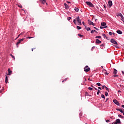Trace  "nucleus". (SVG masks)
<instances>
[{"mask_svg": "<svg viewBox=\"0 0 124 124\" xmlns=\"http://www.w3.org/2000/svg\"><path fill=\"white\" fill-rule=\"evenodd\" d=\"M5 81L6 84L8 83V78H7V76H6Z\"/></svg>", "mask_w": 124, "mask_h": 124, "instance_id": "nucleus-14", "label": "nucleus"}, {"mask_svg": "<svg viewBox=\"0 0 124 124\" xmlns=\"http://www.w3.org/2000/svg\"><path fill=\"white\" fill-rule=\"evenodd\" d=\"M121 17L122 20L124 19V16H123V15H122V16H121Z\"/></svg>", "mask_w": 124, "mask_h": 124, "instance_id": "nucleus-53", "label": "nucleus"}, {"mask_svg": "<svg viewBox=\"0 0 124 124\" xmlns=\"http://www.w3.org/2000/svg\"><path fill=\"white\" fill-rule=\"evenodd\" d=\"M105 74L106 75H108L109 74V73L107 72H106V73H105Z\"/></svg>", "mask_w": 124, "mask_h": 124, "instance_id": "nucleus-44", "label": "nucleus"}, {"mask_svg": "<svg viewBox=\"0 0 124 124\" xmlns=\"http://www.w3.org/2000/svg\"><path fill=\"white\" fill-rule=\"evenodd\" d=\"M8 74H7V75H11V73H12V71L10 70V68H9L8 69Z\"/></svg>", "mask_w": 124, "mask_h": 124, "instance_id": "nucleus-11", "label": "nucleus"}, {"mask_svg": "<svg viewBox=\"0 0 124 124\" xmlns=\"http://www.w3.org/2000/svg\"><path fill=\"white\" fill-rule=\"evenodd\" d=\"M64 80H63L62 81V83H63V82H64Z\"/></svg>", "mask_w": 124, "mask_h": 124, "instance_id": "nucleus-63", "label": "nucleus"}, {"mask_svg": "<svg viewBox=\"0 0 124 124\" xmlns=\"http://www.w3.org/2000/svg\"><path fill=\"white\" fill-rule=\"evenodd\" d=\"M86 4H87V5H89V6H90V7H93L94 6L93 4L90 1L86 2Z\"/></svg>", "mask_w": 124, "mask_h": 124, "instance_id": "nucleus-4", "label": "nucleus"}, {"mask_svg": "<svg viewBox=\"0 0 124 124\" xmlns=\"http://www.w3.org/2000/svg\"><path fill=\"white\" fill-rule=\"evenodd\" d=\"M78 25H80L81 26V25H82V23L81 22H78Z\"/></svg>", "mask_w": 124, "mask_h": 124, "instance_id": "nucleus-50", "label": "nucleus"}, {"mask_svg": "<svg viewBox=\"0 0 124 124\" xmlns=\"http://www.w3.org/2000/svg\"><path fill=\"white\" fill-rule=\"evenodd\" d=\"M43 3V4H45L46 3V0H40Z\"/></svg>", "mask_w": 124, "mask_h": 124, "instance_id": "nucleus-17", "label": "nucleus"}, {"mask_svg": "<svg viewBox=\"0 0 124 124\" xmlns=\"http://www.w3.org/2000/svg\"><path fill=\"white\" fill-rule=\"evenodd\" d=\"M94 29H95V30H96V31H98L99 29H98V28H96V27H93Z\"/></svg>", "mask_w": 124, "mask_h": 124, "instance_id": "nucleus-45", "label": "nucleus"}, {"mask_svg": "<svg viewBox=\"0 0 124 124\" xmlns=\"http://www.w3.org/2000/svg\"><path fill=\"white\" fill-rule=\"evenodd\" d=\"M67 3H71V2H70L68 1H67Z\"/></svg>", "mask_w": 124, "mask_h": 124, "instance_id": "nucleus-59", "label": "nucleus"}, {"mask_svg": "<svg viewBox=\"0 0 124 124\" xmlns=\"http://www.w3.org/2000/svg\"><path fill=\"white\" fill-rule=\"evenodd\" d=\"M96 85L97 86H99V87H100V86H101V84L100 83H99V82L97 83Z\"/></svg>", "mask_w": 124, "mask_h": 124, "instance_id": "nucleus-24", "label": "nucleus"}, {"mask_svg": "<svg viewBox=\"0 0 124 124\" xmlns=\"http://www.w3.org/2000/svg\"><path fill=\"white\" fill-rule=\"evenodd\" d=\"M95 43L97 44H100L101 43V41L99 40L98 39L95 40Z\"/></svg>", "mask_w": 124, "mask_h": 124, "instance_id": "nucleus-7", "label": "nucleus"}, {"mask_svg": "<svg viewBox=\"0 0 124 124\" xmlns=\"http://www.w3.org/2000/svg\"><path fill=\"white\" fill-rule=\"evenodd\" d=\"M102 71H103H103H106V70H103Z\"/></svg>", "mask_w": 124, "mask_h": 124, "instance_id": "nucleus-64", "label": "nucleus"}, {"mask_svg": "<svg viewBox=\"0 0 124 124\" xmlns=\"http://www.w3.org/2000/svg\"><path fill=\"white\" fill-rule=\"evenodd\" d=\"M95 38L100 39L101 38V36H97L95 37Z\"/></svg>", "mask_w": 124, "mask_h": 124, "instance_id": "nucleus-27", "label": "nucleus"}, {"mask_svg": "<svg viewBox=\"0 0 124 124\" xmlns=\"http://www.w3.org/2000/svg\"><path fill=\"white\" fill-rule=\"evenodd\" d=\"M108 99H109L108 98H107L106 100V101H105V102H107V101H108Z\"/></svg>", "mask_w": 124, "mask_h": 124, "instance_id": "nucleus-51", "label": "nucleus"}, {"mask_svg": "<svg viewBox=\"0 0 124 124\" xmlns=\"http://www.w3.org/2000/svg\"><path fill=\"white\" fill-rule=\"evenodd\" d=\"M118 93H122V91H121V90H118Z\"/></svg>", "mask_w": 124, "mask_h": 124, "instance_id": "nucleus-57", "label": "nucleus"}, {"mask_svg": "<svg viewBox=\"0 0 124 124\" xmlns=\"http://www.w3.org/2000/svg\"><path fill=\"white\" fill-rule=\"evenodd\" d=\"M101 47H104L105 46V45L104 44H102V45H100Z\"/></svg>", "mask_w": 124, "mask_h": 124, "instance_id": "nucleus-37", "label": "nucleus"}, {"mask_svg": "<svg viewBox=\"0 0 124 124\" xmlns=\"http://www.w3.org/2000/svg\"><path fill=\"white\" fill-rule=\"evenodd\" d=\"M24 34V32H22L21 33L19 34L18 35V36H17V38H18V37H19L20 36V35H21V34Z\"/></svg>", "mask_w": 124, "mask_h": 124, "instance_id": "nucleus-40", "label": "nucleus"}, {"mask_svg": "<svg viewBox=\"0 0 124 124\" xmlns=\"http://www.w3.org/2000/svg\"><path fill=\"white\" fill-rule=\"evenodd\" d=\"M94 30H92L91 31V33H94Z\"/></svg>", "mask_w": 124, "mask_h": 124, "instance_id": "nucleus-43", "label": "nucleus"}, {"mask_svg": "<svg viewBox=\"0 0 124 124\" xmlns=\"http://www.w3.org/2000/svg\"><path fill=\"white\" fill-rule=\"evenodd\" d=\"M101 25L102 26V27H106L105 26H106V23L105 22H102L101 23Z\"/></svg>", "mask_w": 124, "mask_h": 124, "instance_id": "nucleus-15", "label": "nucleus"}, {"mask_svg": "<svg viewBox=\"0 0 124 124\" xmlns=\"http://www.w3.org/2000/svg\"><path fill=\"white\" fill-rule=\"evenodd\" d=\"M67 79H68V78H65L64 79V81H67Z\"/></svg>", "mask_w": 124, "mask_h": 124, "instance_id": "nucleus-52", "label": "nucleus"}, {"mask_svg": "<svg viewBox=\"0 0 124 124\" xmlns=\"http://www.w3.org/2000/svg\"><path fill=\"white\" fill-rule=\"evenodd\" d=\"M94 48H95V46H93L92 48V51H93V49H94Z\"/></svg>", "mask_w": 124, "mask_h": 124, "instance_id": "nucleus-48", "label": "nucleus"}, {"mask_svg": "<svg viewBox=\"0 0 124 124\" xmlns=\"http://www.w3.org/2000/svg\"><path fill=\"white\" fill-rule=\"evenodd\" d=\"M11 57H12V59H14L15 60V57L12 54H10Z\"/></svg>", "mask_w": 124, "mask_h": 124, "instance_id": "nucleus-30", "label": "nucleus"}, {"mask_svg": "<svg viewBox=\"0 0 124 124\" xmlns=\"http://www.w3.org/2000/svg\"><path fill=\"white\" fill-rule=\"evenodd\" d=\"M24 40H25L24 38H22V39L18 40V41L16 43V46L17 47H18V45L20 44V43H21V42L24 41Z\"/></svg>", "mask_w": 124, "mask_h": 124, "instance_id": "nucleus-5", "label": "nucleus"}, {"mask_svg": "<svg viewBox=\"0 0 124 124\" xmlns=\"http://www.w3.org/2000/svg\"><path fill=\"white\" fill-rule=\"evenodd\" d=\"M110 42L112 43V44H114V46L116 48H119V47H118V43L117 41H115L114 39H110Z\"/></svg>", "mask_w": 124, "mask_h": 124, "instance_id": "nucleus-1", "label": "nucleus"}, {"mask_svg": "<svg viewBox=\"0 0 124 124\" xmlns=\"http://www.w3.org/2000/svg\"><path fill=\"white\" fill-rule=\"evenodd\" d=\"M123 114V115H124V111H123V112H122Z\"/></svg>", "mask_w": 124, "mask_h": 124, "instance_id": "nucleus-62", "label": "nucleus"}, {"mask_svg": "<svg viewBox=\"0 0 124 124\" xmlns=\"http://www.w3.org/2000/svg\"><path fill=\"white\" fill-rule=\"evenodd\" d=\"M98 89H99V90H102V89H101V87H98Z\"/></svg>", "mask_w": 124, "mask_h": 124, "instance_id": "nucleus-55", "label": "nucleus"}, {"mask_svg": "<svg viewBox=\"0 0 124 124\" xmlns=\"http://www.w3.org/2000/svg\"><path fill=\"white\" fill-rule=\"evenodd\" d=\"M17 6H18V7H20V8H22V5L18 4V5H17Z\"/></svg>", "mask_w": 124, "mask_h": 124, "instance_id": "nucleus-35", "label": "nucleus"}, {"mask_svg": "<svg viewBox=\"0 0 124 124\" xmlns=\"http://www.w3.org/2000/svg\"><path fill=\"white\" fill-rule=\"evenodd\" d=\"M82 24L83 25V26H84V27H86V25L85 24V22L83 21L82 22Z\"/></svg>", "mask_w": 124, "mask_h": 124, "instance_id": "nucleus-41", "label": "nucleus"}, {"mask_svg": "<svg viewBox=\"0 0 124 124\" xmlns=\"http://www.w3.org/2000/svg\"><path fill=\"white\" fill-rule=\"evenodd\" d=\"M73 23H74L75 25H76V19H74V20H73Z\"/></svg>", "mask_w": 124, "mask_h": 124, "instance_id": "nucleus-36", "label": "nucleus"}, {"mask_svg": "<svg viewBox=\"0 0 124 124\" xmlns=\"http://www.w3.org/2000/svg\"><path fill=\"white\" fill-rule=\"evenodd\" d=\"M90 70H91V68H90V67H89V66L86 65L84 69V71H85V72H89V71H90Z\"/></svg>", "mask_w": 124, "mask_h": 124, "instance_id": "nucleus-2", "label": "nucleus"}, {"mask_svg": "<svg viewBox=\"0 0 124 124\" xmlns=\"http://www.w3.org/2000/svg\"><path fill=\"white\" fill-rule=\"evenodd\" d=\"M122 107H123V108H124V105H122Z\"/></svg>", "mask_w": 124, "mask_h": 124, "instance_id": "nucleus-60", "label": "nucleus"}, {"mask_svg": "<svg viewBox=\"0 0 124 124\" xmlns=\"http://www.w3.org/2000/svg\"><path fill=\"white\" fill-rule=\"evenodd\" d=\"M108 4L109 5V7H111L113 5V2H112V0H109L108 1Z\"/></svg>", "mask_w": 124, "mask_h": 124, "instance_id": "nucleus-6", "label": "nucleus"}, {"mask_svg": "<svg viewBox=\"0 0 124 124\" xmlns=\"http://www.w3.org/2000/svg\"><path fill=\"white\" fill-rule=\"evenodd\" d=\"M106 123H109L110 120H107L106 121Z\"/></svg>", "mask_w": 124, "mask_h": 124, "instance_id": "nucleus-46", "label": "nucleus"}, {"mask_svg": "<svg viewBox=\"0 0 124 124\" xmlns=\"http://www.w3.org/2000/svg\"><path fill=\"white\" fill-rule=\"evenodd\" d=\"M88 90H89V91H93V88H92V87H89Z\"/></svg>", "mask_w": 124, "mask_h": 124, "instance_id": "nucleus-29", "label": "nucleus"}, {"mask_svg": "<svg viewBox=\"0 0 124 124\" xmlns=\"http://www.w3.org/2000/svg\"><path fill=\"white\" fill-rule=\"evenodd\" d=\"M122 73L124 75V72L123 71H122Z\"/></svg>", "mask_w": 124, "mask_h": 124, "instance_id": "nucleus-58", "label": "nucleus"}, {"mask_svg": "<svg viewBox=\"0 0 124 124\" xmlns=\"http://www.w3.org/2000/svg\"><path fill=\"white\" fill-rule=\"evenodd\" d=\"M105 87H106L105 85L102 86V89H104V88H105Z\"/></svg>", "mask_w": 124, "mask_h": 124, "instance_id": "nucleus-47", "label": "nucleus"}, {"mask_svg": "<svg viewBox=\"0 0 124 124\" xmlns=\"http://www.w3.org/2000/svg\"><path fill=\"white\" fill-rule=\"evenodd\" d=\"M64 5L65 6V9H66L67 10L69 9V7H68V5H67V4L65 3H64Z\"/></svg>", "mask_w": 124, "mask_h": 124, "instance_id": "nucleus-9", "label": "nucleus"}, {"mask_svg": "<svg viewBox=\"0 0 124 124\" xmlns=\"http://www.w3.org/2000/svg\"><path fill=\"white\" fill-rule=\"evenodd\" d=\"M122 15H123L122 14V13H119L117 16H120L121 17V16H122Z\"/></svg>", "mask_w": 124, "mask_h": 124, "instance_id": "nucleus-34", "label": "nucleus"}, {"mask_svg": "<svg viewBox=\"0 0 124 124\" xmlns=\"http://www.w3.org/2000/svg\"><path fill=\"white\" fill-rule=\"evenodd\" d=\"M67 20H68V21H70V20H71V17H68Z\"/></svg>", "mask_w": 124, "mask_h": 124, "instance_id": "nucleus-38", "label": "nucleus"}, {"mask_svg": "<svg viewBox=\"0 0 124 124\" xmlns=\"http://www.w3.org/2000/svg\"><path fill=\"white\" fill-rule=\"evenodd\" d=\"M114 69V71L113 72V74H114V75H116V74L118 73V71L116 69Z\"/></svg>", "mask_w": 124, "mask_h": 124, "instance_id": "nucleus-12", "label": "nucleus"}, {"mask_svg": "<svg viewBox=\"0 0 124 124\" xmlns=\"http://www.w3.org/2000/svg\"><path fill=\"white\" fill-rule=\"evenodd\" d=\"M97 94H99V93H100V91L99 90H97Z\"/></svg>", "mask_w": 124, "mask_h": 124, "instance_id": "nucleus-33", "label": "nucleus"}, {"mask_svg": "<svg viewBox=\"0 0 124 124\" xmlns=\"http://www.w3.org/2000/svg\"><path fill=\"white\" fill-rule=\"evenodd\" d=\"M113 77H119V76L117 75H114L113 76Z\"/></svg>", "mask_w": 124, "mask_h": 124, "instance_id": "nucleus-39", "label": "nucleus"}, {"mask_svg": "<svg viewBox=\"0 0 124 124\" xmlns=\"http://www.w3.org/2000/svg\"><path fill=\"white\" fill-rule=\"evenodd\" d=\"M106 28H107V26H106V27H102V26L100 27V29H101L102 30V29H104V28L106 29Z\"/></svg>", "mask_w": 124, "mask_h": 124, "instance_id": "nucleus-25", "label": "nucleus"}, {"mask_svg": "<svg viewBox=\"0 0 124 124\" xmlns=\"http://www.w3.org/2000/svg\"><path fill=\"white\" fill-rule=\"evenodd\" d=\"M88 23L89 25H92L93 26H94V24H93V21H91V20H88Z\"/></svg>", "mask_w": 124, "mask_h": 124, "instance_id": "nucleus-8", "label": "nucleus"}, {"mask_svg": "<svg viewBox=\"0 0 124 124\" xmlns=\"http://www.w3.org/2000/svg\"><path fill=\"white\" fill-rule=\"evenodd\" d=\"M106 90V91H107V92H109V88H108L107 87H105Z\"/></svg>", "mask_w": 124, "mask_h": 124, "instance_id": "nucleus-32", "label": "nucleus"}, {"mask_svg": "<svg viewBox=\"0 0 124 124\" xmlns=\"http://www.w3.org/2000/svg\"><path fill=\"white\" fill-rule=\"evenodd\" d=\"M85 96H89V93L88 92H85Z\"/></svg>", "mask_w": 124, "mask_h": 124, "instance_id": "nucleus-21", "label": "nucleus"}, {"mask_svg": "<svg viewBox=\"0 0 124 124\" xmlns=\"http://www.w3.org/2000/svg\"><path fill=\"white\" fill-rule=\"evenodd\" d=\"M105 95H106V96H108V92H105Z\"/></svg>", "mask_w": 124, "mask_h": 124, "instance_id": "nucleus-23", "label": "nucleus"}, {"mask_svg": "<svg viewBox=\"0 0 124 124\" xmlns=\"http://www.w3.org/2000/svg\"><path fill=\"white\" fill-rule=\"evenodd\" d=\"M108 34H109V35H112V32H108Z\"/></svg>", "mask_w": 124, "mask_h": 124, "instance_id": "nucleus-42", "label": "nucleus"}, {"mask_svg": "<svg viewBox=\"0 0 124 124\" xmlns=\"http://www.w3.org/2000/svg\"><path fill=\"white\" fill-rule=\"evenodd\" d=\"M116 32L117 33H118V34H123V32L121 31H120V30L117 31Z\"/></svg>", "mask_w": 124, "mask_h": 124, "instance_id": "nucleus-13", "label": "nucleus"}, {"mask_svg": "<svg viewBox=\"0 0 124 124\" xmlns=\"http://www.w3.org/2000/svg\"><path fill=\"white\" fill-rule=\"evenodd\" d=\"M77 29L78 30H81V29H82V28L80 26H78V27H77Z\"/></svg>", "mask_w": 124, "mask_h": 124, "instance_id": "nucleus-26", "label": "nucleus"}, {"mask_svg": "<svg viewBox=\"0 0 124 124\" xmlns=\"http://www.w3.org/2000/svg\"><path fill=\"white\" fill-rule=\"evenodd\" d=\"M101 97L102 98H104V99H105V96L103 94H101Z\"/></svg>", "mask_w": 124, "mask_h": 124, "instance_id": "nucleus-22", "label": "nucleus"}, {"mask_svg": "<svg viewBox=\"0 0 124 124\" xmlns=\"http://www.w3.org/2000/svg\"><path fill=\"white\" fill-rule=\"evenodd\" d=\"M75 10L76 11V12H78L79 11V9L77 7H75Z\"/></svg>", "mask_w": 124, "mask_h": 124, "instance_id": "nucleus-20", "label": "nucleus"}, {"mask_svg": "<svg viewBox=\"0 0 124 124\" xmlns=\"http://www.w3.org/2000/svg\"><path fill=\"white\" fill-rule=\"evenodd\" d=\"M102 35L103 36L104 38H106V39L108 38V37H107V36H106V34H102Z\"/></svg>", "mask_w": 124, "mask_h": 124, "instance_id": "nucleus-18", "label": "nucleus"}, {"mask_svg": "<svg viewBox=\"0 0 124 124\" xmlns=\"http://www.w3.org/2000/svg\"><path fill=\"white\" fill-rule=\"evenodd\" d=\"M85 29L86 30H87V31H91V28L90 27H87V26L85 27Z\"/></svg>", "mask_w": 124, "mask_h": 124, "instance_id": "nucleus-19", "label": "nucleus"}, {"mask_svg": "<svg viewBox=\"0 0 124 124\" xmlns=\"http://www.w3.org/2000/svg\"><path fill=\"white\" fill-rule=\"evenodd\" d=\"M118 117L119 118H124V116H122V115H121V114H119L118 115Z\"/></svg>", "mask_w": 124, "mask_h": 124, "instance_id": "nucleus-31", "label": "nucleus"}, {"mask_svg": "<svg viewBox=\"0 0 124 124\" xmlns=\"http://www.w3.org/2000/svg\"><path fill=\"white\" fill-rule=\"evenodd\" d=\"M27 38L30 39L31 38H32V37H27Z\"/></svg>", "mask_w": 124, "mask_h": 124, "instance_id": "nucleus-49", "label": "nucleus"}, {"mask_svg": "<svg viewBox=\"0 0 124 124\" xmlns=\"http://www.w3.org/2000/svg\"><path fill=\"white\" fill-rule=\"evenodd\" d=\"M88 79V81H93V79H90V78H89Z\"/></svg>", "mask_w": 124, "mask_h": 124, "instance_id": "nucleus-56", "label": "nucleus"}, {"mask_svg": "<svg viewBox=\"0 0 124 124\" xmlns=\"http://www.w3.org/2000/svg\"><path fill=\"white\" fill-rule=\"evenodd\" d=\"M113 102L114 103V104H116V105H117L118 106H121L120 102H119L117 100L113 99Z\"/></svg>", "mask_w": 124, "mask_h": 124, "instance_id": "nucleus-3", "label": "nucleus"}, {"mask_svg": "<svg viewBox=\"0 0 124 124\" xmlns=\"http://www.w3.org/2000/svg\"><path fill=\"white\" fill-rule=\"evenodd\" d=\"M121 20H122V21L123 22H124V18H123H123H122Z\"/></svg>", "mask_w": 124, "mask_h": 124, "instance_id": "nucleus-61", "label": "nucleus"}, {"mask_svg": "<svg viewBox=\"0 0 124 124\" xmlns=\"http://www.w3.org/2000/svg\"><path fill=\"white\" fill-rule=\"evenodd\" d=\"M76 20L77 21V22L78 23H80L81 22V19H80V17L79 16H78L77 18H76Z\"/></svg>", "mask_w": 124, "mask_h": 124, "instance_id": "nucleus-10", "label": "nucleus"}, {"mask_svg": "<svg viewBox=\"0 0 124 124\" xmlns=\"http://www.w3.org/2000/svg\"><path fill=\"white\" fill-rule=\"evenodd\" d=\"M78 36H79V37H80V38L83 37V36H84V35H81L80 34H78Z\"/></svg>", "mask_w": 124, "mask_h": 124, "instance_id": "nucleus-28", "label": "nucleus"}, {"mask_svg": "<svg viewBox=\"0 0 124 124\" xmlns=\"http://www.w3.org/2000/svg\"><path fill=\"white\" fill-rule=\"evenodd\" d=\"M94 32H96V33H98L97 31L94 30Z\"/></svg>", "mask_w": 124, "mask_h": 124, "instance_id": "nucleus-54", "label": "nucleus"}, {"mask_svg": "<svg viewBox=\"0 0 124 124\" xmlns=\"http://www.w3.org/2000/svg\"><path fill=\"white\" fill-rule=\"evenodd\" d=\"M117 111H119V112H121V113H122L124 110H122V108H116Z\"/></svg>", "mask_w": 124, "mask_h": 124, "instance_id": "nucleus-16", "label": "nucleus"}]
</instances>
